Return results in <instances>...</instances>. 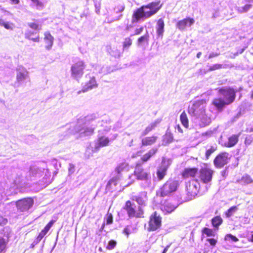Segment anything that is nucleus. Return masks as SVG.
Wrapping results in <instances>:
<instances>
[{
    "instance_id": "f257e3e1",
    "label": "nucleus",
    "mask_w": 253,
    "mask_h": 253,
    "mask_svg": "<svg viewBox=\"0 0 253 253\" xmlns=\"http://www.w3.org/2000/svg\"><path fill=\"white\" fill-rule=\"evenodd\" d=\"M99 123L98 115L95 114L80 117L78 120L73 133L78 134L80 138L91 136Z\"/></svg>"
},
{
    "instance_id": "f03ea898",
    "label": "nucleus",
    "mask_w": 253,
    "mask_h": 253,
    "mask_svg": "<svg viewBox=\"0 0 253 253\" xmlns=\"http://www.w3.org/2000/svg\"><path fill=\"white\" fill-rule=\"evenodd\" d=\"M206 101L201 99L191 102L188 107V113L193 117H195L196 123L201 127L209 125L211 120L206 114Z\"/></svg>"
},
{
    "instance_id": "7ed1b4c3",
    "label": "nucleus",
    "mask_w": 253,
    "mask_h": 253,
    "mask_svg": "<svg viewBox=\"0 0 253 253\" xmlns=\"http://www.w3.org/2000/svg\"><path fill=\"white\" fill-rule=\"evenodd\" d=\"M43 174L44 176L40 183V189H42L51 183L50 172L45 163L41 162L31 166L25 179L28 181L35 180Z\"/></svg>"
},
{
    "instance_id": "20e7f679",
    "label": "nucleus",
    "mask_w": 253,
    "mask_h": 253,
    "mask_svg": "<svg viewBox=\"0 0 253 253\" xmlns=\"http://www.w3.org/2000/svg\"><path fill=\"white\" fill-rule=\"evenodd\" d=\"M242 90V87H241L238 90H236L230 87L220 88L219 90V92L221 97L214 99L212 103L218 110H221L224 106L232 103L235 98V93Z\"/></svg>"
},
{
    "instance_id": "39448f33",
    "label": "nucleus",
    "mask_w": 253,
    "mask_h": 253,
    "mask_svg": "<svg viewBox=\"0 0 253 253\" xmlns=\"http://www.w3.org/2000/svg\"><path fill=\"white\" fill-rule=\"evenodd\" d=\"M85 67V64L83 60L80 59H75L71 67V77L78 81L83 76Z\"/></svg>"
},
{
    "instance_id": "423d86ee",
    "label": "nucleus",
    "mask_w": 253,
    "mask_h": 253,
    "mask_svg": "<svg viewBox=\"0 0 253 253\" xmlns=\"http://www.w3.org/2000/svg\"><path fill=\"white\" fill-rule=\"evenodd\" d=\"M124 209L127 212L129 218L141 217L143 214L142 208L140 206L137 207L133 202L130 201L126 202Z\"/></svg>"
},
{
    "instance_id": "0eeeda50",
    "label": "nucleus",
    "mask_w": 253,
    "mask_h": 253,
    "mask_svg": "<svg viewBox=\"0 0 253 253\" xmlns=\"http://www.w3.org/2000/svg\"><path fill=\"white\" fill-rule=\"evenodd\" d=\"M134 173L137 179L145 181L146 185H145V187H149L151 183L150 173L144 170L141 164H137L136 165Z\"/></svg>"
},
{
    "instance_id": "6e6552de",
    "label": "nucleus",
    "mask_w": 253,
    "mask_h": 253,
    "mask_svg": "<svg viewBox=\"0 0 253 253\" xmlns=\"http://www.w3.org/2000/svg\"><path fill=\"white\" fill-rule=\"evenodd\" d=\"M25 184L26 181L24 177L18 176L16 177L9 189L6 190L4 195L9 196L16 194L20 191V188L24 186Z\"/></svg>"
},
{
    "instance_id": "1a4fd4ad",
    "label": "nucleus",
    "mask_w": 253,
    "mask_h": 253,
    "mask_svg": "<svg viewBox=\"0 0 253 253\" xmlns=\"http://www.w3.org/2000/svg\"><path fill=\"white\" fill-rule=\"evenodd\" d=\"M152 10L149 9L147 5H143L134 11L131 18L132 23H137L141 20H144L150 17L151 16H147L146 12H150Z\"/></svg>"
},
{
    "instance_id": "9d476101",
    "label": "nucleus",
    "mask_w": 253,
    "mask_h": 253,
    "mask_svg": "<svg viewBox=\"0 0 253 253\" xmlns=\"http://www.w3.org/2000/svg\"><path fill=\"white\" fill-rule=\"evenodd\" d=\"M162 217L157 211L154 212L150 216L147 230L148 231H156L161 227Z\"/></svg>"
},
{
    "instance_id": "9b49d317",
    "label": "nucleus",
    "mask_w": 253,
    "mask_h": 253,
    "mask_svg": "<svg viewBox=\"0 0 253 253\" xmlns=\"http://www.w3.org/2000/svg\"><path fill=\"white\" fill-rule=\"evenodd\" d=\"M117 137V134H114L112 139H109L108 137L104 135H101L99 133L97 138L94 141V149L93 151L96 152L101 147L107 146L109 145L110 141L111 140H114Z\"/></svg>"
},
{
    "instance_id": "f8f14e48",
    "label": "nucleus",
    "mask_w": 253,
    "mask_h": 253,
    "mask_svg": "<svg viewBox=\"0 0 253 253\" xmlns=\"http://www.w3.org/2000/svg\"><path fill=\"white\" fill-rule=\"evenodd\" d=\"M201 185L197 179H192L186 184V189L187 193L190 196H195L198 192Z\"/></svg>"
},
{
    "instance_id": "ddd939ff",
    "label": "nucleus",
    "mask_w": 253,
    "mask_h": 253,
    "mask_svg": "<svg viewBox=\"0 0 253 253\" xmlns=\"http://www.w3.org/2000/svg\"><path fill=\"white\" fill-rule=\"evenodd\" d=\"M213 171L207 168L201 169L199 172V178L203 184H208L211 181Z\"/></svg>"
},
{
    "instance_id": "4468645a",
    "label": "nucleus",
    "mask_w": 253,
    "mask_h": 253,
    "mask_svg": "<svg viewBox=\"0 0 253 253\" xmlns=\"http://www.w3.org/2000/svg\"><path fill=\"white\" fill-rule=\"evenodd\" d=\"M177 186L178 182L177 181L169 180L167 181L162 188V196H165L174 192L176 191Z\"/></svg>"
},
{
    "instance_id": "2eb2a0df",
    "label": "nucleus",
    "mask_w": 253,
    "mask_h": 253,
    "mask_svg": "<svg viewBox=\"0 0 253 253\" xmlns=\"http://www.w3.org/2000/svg\"><path fill=\"white\" fill-rule=\"evenodd\" d=\"M33 201L31 198H25L16 202V206L18 210L25 211L28 210L33 205Z\"/></svg>"
},
{
    "instance_id": "dca6fc26",
    "label": "nucleus",
    "mask_w": 253,
    "mask_h": 253,
    "mask_svg": "<svg viewBox=\"0 0 253 253\" xmlns=\"http://www.w3.org/2000/svg\"><path fill=\"white\" fill-rule=\"evenodd\" d=\"M229 154L227 152H223L217 155L214 160L213 163L215 166L218 168L223 167L228 163Z\"/></svg>"
},
{
    "instance_id": "f3484780",
    "label": "nucleus",
    "mask_w": 253,
    "mask_h": 253,
    "mask_svg": "<svg viewBox=\"0 0 253 253\" xmlns=\"http://www.w3.org/2000/svg\"><path fill=\"white\" fill-rule=\"evenodd\" d=\"M16 80L19 84L25 81H29V73L25 68L22 66L18 67L17 69Z\"/></svg>"
},
{
    "instance_id": "a211bd4d",
    "label": "nucleus",
    "mask_w": 253,
    "mask_h": 253,
    "mask_svg": "<svg viewBox=\"0 0 253 253\" xmlns=\"http://www.w3.org/2000/svg\"><path fill=\"white\" fill-rule=\"evenodd\" d=\"M195 22L193 18H187L179 21L176 25V27L181 31L185 30L187 27H190Z\"/></svg>"
},
{
    "instance_id": "6ab92c4d",
    "label": "nucleus",
    "mask_w": 253,
    "mask_h": 253,
    "mask_svg": "<svg viewBox=\"0 0 253 253\" xmlns=\"http://www.w3.org/2000/svg\"><path fill=\"white\" fill-rule=\"evenodd\" d=\"M147 5L149 8V9L152 10V11L150 12H145L147 16H152L154 15L162 6V3H161L160 0L152 2Z\"/></svg>"
},
{
    "instance_id": "aec40b11",
    "label": "nucleus",
    "mask_w": 253,
    "mask_h": 253,
    "mask_svg": "<svg viewBox=\"0 0 253 253\" xmlns=\"http://www.w3.org/2000/svg\"><path fill=\"white\" fill-rule=\"evenodd\" d=\"M54 222V221L53 220H51L45 226L44 229L42 230V231L40 232L37 239L33 242V244H32L33 247H34L35 245L38 244L41 241V240L42 239V238L45 236V235L47 233L50 228L51 227Z\"/></svg>"
},
{
    "instance_id": "412c9836",
    "label": "nucleus",
    "mask_w": 253,
    "mask_h": 253,
    "mask_svg": "<svg viewBox=\"0 0 253 253\" xmlns=\"http://www.w3.org/2000/svg\"><path fill=\"white\" fill-rule=\"evenodd\" d=\"M132 200L135 201L140 207L145 205V203L147 200V193L143 192L139 193L137 196L132 197Z\"/></svg>"
},
{
    "instance_id": "4be33fe9",
    "label": "nucleus",
    "mask_w": 253,
    "mask_h": 253,
    "mask_svg": "<svg viewBox=\"0 0 253 253\" xmlns=\"http://www.w3.org/2000/svg\"><path fill=\"white\" fill-rule=\"evenodd\" d=\"M165 23L162 18L159 19L156 24V29L158 38L163 39L164 33Z\"/></svg>"
},
{
    "instance_id": "5701e85b",
    "label": "nucleus",
    "mask_w": 253,
    "mask_h": 253,
    "mask_svg": "<svg viewBox=\"0 0 253 253\" xmlns=\"http://www.w3.org/2000/svg\"><path fill=\"white\" fill-rule=\"evenodd\" d=\"M89 80L85 83V84L84 85L83 87L82 91L83 92H86L89 90L92 89V88H95L97 86L95 79L94 77H89Z\"/></svg>"
},
{
    "instance_id": "b1692460",
    "label": "nucleus",
    "mask_w": 253,
    "mask_h": 253,
    "mask_svg": "<svg viewBox=\"0 0 253 253\" xmlns=\"http://www.w3.org/2000/svg\"><path fill=\"white\" fill-rule=\"evenodd\" d=\"M44 40L46 43V49H50L53 45L54 38L49 32H46L44 33Z\"/></svg>"
},
{
    "instance_id": "393cba45",
    "label": "nucleus",
    "mask_w": 253,
    "mask_h": 253,
    "mask_svg": "<svg viewBox=\"0 0 253 253\" xmlns=\"http://www.w3.org/2000/svg\"><path fill=\"white\" fill-rule=\"evenodd\" d=\"M239 135L233 134L228 138V140L224 143V146L227 147H232L238 142Z\"/></svg>"
},
{
    "instance_id": "a878e982",
    "label": "nucleus",
    "mask_w": 253,
    "mask_h": 253,
    "mask_svg": "<svg viewBox=\"0 0 253 253\" xmlns=\"http://www.w3.org/2000/svg\"><path fill=\"white\" fill-rule=\"evenodd\" d=\"M32 2L31 5L37 9L41 10L44 7L46 3L45 0H31Z\"/></svg>"
},
{
    "instance_id": "bb28decb",
    "label": "nucleus",
    "mask_w": 253,
    "mask_h": 253,
    "mask_svg": "<svg viewBox=\"0 0 253 253\" xmlns=\"http://www.w3.org/2000/svg\"><path fill=\"white\" fill-rule=\"evenodd\" d=\"M95 70L100 74L104 75L107 74L113 71L110 67L107 65L101 66L100 65H97L95 67Z\"/></svg>"
},
{
    "instance_id": "cd10ccee",
    "label": "nucleus",
    "mask_w": 253,
    "mask_h": 253,
    "mask_svg": "<svg viewBox=\"0 0 253 253\" xmlns=\"http://www.w3.org/2000/svg\"><path fill=\"white\" fill-rule=\"evenodd\" d=\"M198 169L196 168L185 169L182 173V176L184 178L194 177L197 172Z\"/></svg>"
},
{
    "instance_id": "c85d7f7f",
    "label": "nucleus",
    "mask_w": 253,
    "mask_h": 253,
    "mask_svg": "<svg viewBox=\"0 0 253 253\" xmlns=\"http://www.w3.org/2000/svg\"><path fill=\"white\" fill-rule=\"evenodd\" d=\"M160 120H157L155 121L154 122L150 124L142 132V136H145L147 135L149 132L154 129L157 125L160 123Z\"/></svg>"
},
{
    "instance_id": "c756f323",
    "label": "nucleus",
    "mask_w": 253,
    "mask_h": 253,
    "mask_svg": "<svg viewBox=\"0 0 253 253\" xmlns=\"http://www.w3.org/2000/svg\"><path fill=\"white\" fill-rule=\"evenodd\" d=\"M157 139V137L155 136L145 137L142 139V145H151L156 142Z\"/></svg>"
},
{
    "instance_id": "7c9ffc66",
    "label": "nucleus",
    "mask_w": 253,
    "mask_h": 253,
    "mask_svg": "<svg viewBox=\"0 0 253 253\" xmlns=\"http://www.w3.org/2000/svg\"><path fill=\"white\" fill-rule=\"evenodd\" d=\"M28 25L32 29L39 31L41 30L42 23L39 20H34V22H30Z\"/></svg>"
},
{
    "instance_id": "2f4dec72",
    "label": "nucleus",
    "mask_w": 253,
    "mask_h": 253,
    "mask_svg": "<svg viewBox=\"0 0 253 253\" xmlns=\"http://www.w3.org/2000/svg\"><path fill=\"white\" fill-rule=\"evenodd\" d=\"M158 149L156 148H153L143 156L141 159L143 162L147 161L152 156H153L157 151Z\"/></svg>"
},
{
    "instance_id": "473e14b6",
    "label": "nucleus",
    "mask_w": 253,
    "mask_h": 253,
    "mask_svg": "<svg viewBox=\"0 0 253 253\" xmlns=\"http://www.w3.org/2000/svg\"><path fill=\"white\" fill-rule=\"evenodd\" d=\"M150 36L149 35V34L148 32H146V33L139 38L137 40V44L138 45H142L143 43H146L147 44L148 43L149 41Z\"/></svg>"
},
{
    "instance_id": "72a5a7b5",
    "label": "nucleus",
    "mask_w": 253,
    "mask_h": 253,
    "mask_svg": "<svg viewBox=\"0 0 253 253\" xmlns=\"http://www.w3.org/2000/svg\"><path fill=\"white\" fill-rule=\"evenodd\" d=\"M176 208V207L174 205L169 203H167L163 206V210L164 211H166L168 213H170Z\"/></svg>"
},
{
    "instance_id": "f704fd0d",
    "label": "nucleus",
    "mask_w": 253,
    "mask_h": 253,
    "mask_svg": "<svg viewBox=\"0 0 253 253\" xmlns=\"http://www.w3.org/2000/svg\"><path fill=\"white\" fill-rule=\"evenodd\" d=\"M108 52L111 56H114L115 58L120 57L122 54L121 51L115 47H111L110 49L108 50Z\"/></svg>"
},
{
    "instance_id": "c9c22d12",
    "label": "nucleus",
    "mask_w": 253,
    "mask_h": 253,
    "mask_svg": "<svg viewBox=\"0 0 253 253\" xmlns=\"http://www.w3.org/2000/svg\"><path fill=\"white\" fill-rule=\"evenodd\" d=\"M125 8V4L123 3H118L115 5L113 8V11L115 13L118 14L121 13L124 11Z\"/></svg>"
},
{
    "instance_id": "e433bc0d",
    "label": "nucleus",
    "mask_w": 253,
    "mask_h": 253,
    "mask_svg": "<svg viewBox=\"0 0 253 253\" xmlns=\"http://www.w3.org/2000/svg\"><path fill=\"white\" fill-rule=\"evenodd\" d=\"M167 170V169H166L165 168L161 166L159 168L157 174L160 180L162 179L164 177L165 175L166 174Z\"/></svg>"
},
{
    "instance_id": "4c0bfd02",
    "label": "nucleus",
    "mask_w": 253,
    "mask_h": 253,
    "mask_svg": "<svg viewBox=\"0 0 253 253\" xmlns=\"http://www.w3.org/2000/svg\"><path fill=\"white\" fill-rule=\"evenodd\" d=\"M180 121L184 126L186 128L188 127V120L185 112L181 113L180 116Z\"/></svg>"
},
{
    "instance_id": "58836bf2",
    "label": "nucleus",
    "mask_w": 253,
    "mask_h": 253,
    "mask_svg": "<svg viewBox=\"0 0 253 253\" xmlns=\"http://www.w3.org/2000/svg\"><path fill=\"white\" fill-rule=\"evenodd\" d=\"M125 169H128V165L126 163H122L116 168V171L119 174Z\"/></svg>"
},
{
    "instance_id": "ea45409f",
    "label": "nucleus",
    "mask_w": 253,
    "mask_h": 253,
    "mask_svg": "<svg viewBox=\"0 0 253 253\" xmlns=\"http://www.w3.org/2000/svg\"><path fill=\"white\" fill-rule=\"evenodd\" d=\"M212 225L216 228H217L222 222V219L219 216H216L212 218Z\"/></svg>"
},
{
    "instance_id": "a19ab883",
    "label": "nucleus",
    "mask_w": 253,
    "mask_h": 253,
    "mask_svg": "<svg viewBox=\"0 0 253 253\" xmlns=\"http://www.w3.org/2000/svg\"><path fill=\"white\" fill-rule=\"evenodd\" d=\"M240 181L245 184H249L253 182V179L249 175L245 174L242 176Z\"/></svg>"
},
{
    "instance_id": "79ce46f5",
    "label": "nucleus",
    "mask_w": 253,
    "mask_h": 253,
    "mask_svg": "<svg viewBox=\"0 0 253 253\" xmlns=\"http://www.w3.org/2000/svg\"><path fill=\"white\" fill-rule=\"evenodd\" d=\"M132 40L130 37L125 38L123 43V50L128 49L132 44Z\"/></svg>"
},
{
    "instance_id": "37998d69",
    "label": "nucleus",
    "mask_w": 253,
    "mask_h": 253,
    "mask_svg": "<svg viewBox=\"0 0 253 253\" xmlns=\"http://www.w3.org/2000/svg\"><path fill=\"white\" fill-rule=\"evenodd\" d=\"M0 25L3 26L7 30H12L14 27L13 24L5 22L3 19H0Z\"/></svg>"
},
{
    "instance_id": "c03bdc74",
    "label": "nucleus",
    "mask_w": 253,
    "mask_h": 253,
    "mask_svg": "<svg viewBox=\"0 0 253 253\" xmlns=\"http://www.w3.org/2000/svg\"><path fill=\"white\" fill-rule=\"evenodd\" d=\"M7 244V240L2 237H0V253L4 251Z\"/></svg>"
},
{
    "instance_id": "a18cd8bd",
    "label": "nucleus",
    "mask_w": 253,
    "mask_h": 253,
    "mask_svg": "<svg viewBox=\"0 0 253 253\" xmlns=\"http://www.w3.org/2000/svg\"><path fill=\"white\" fill-rule=\"evenodd\" d=\"M171 163V159L166 158H163L161 166L165 168L166 169H167L169 167Z\"/></svg>"
},
{
    "instance_id": "49530a36",
    "label": "nucleus",
    "mask_w": 253,
    "mask_h": 253,
    "mask_svg": "<svg viewBox=\"0 0 253 253\" xmlns=\"http://www.w3.org/2000/svg\"><path fill=\"white\" fill-rule=\"evenodd\" d=\"M238 208L236 206H233L228 209L225 213L227 217H229L237 211Z\"/></svg>"
},
{
    "instance_id": "de8ad7c7",
    "label": "nucleus",
    "mask_w": 253,
    "mask_h": 253,
    "mask_svg": "<svg viewBox=\"0 0 253 253\" xmlns=\"http://www.w3.org/2000/svg\"><path fill=\"white\" fill-rule=\"evenodd\" d=\"M225 240L231 243L236 242L239 240L236 237L232 235L231 234H227L225 237Z\"/></svg>"
},
{
    "instance_id": "09e8293b",
    "label": "nucleus",
    "mask_w": 253,
    "mask_h": 253,
    "mask_svg": "<svg viewBox=\"0 0 253 253\" xmlns=\"http://www.w3.org/2000/svg\"><path fill=\"white\" fill-rule=\"evenodd\" d=\"M252 7V4H246L244 6L238 7V11L240 13L246 12Z\"/></svg>"
},
{
    "instance_id": "8fccbe9b",
    "label": "nucleus",
    "mask_w": 253,
    "mask_h": 253,
    "mask_svg": "<svg viewBox=\"0 0 253 253\" xmlns=\"http://www.w3.org/2000/svg\"><path fill=\"white\" fill-rule=\"evenodd\" d=\"M117 245V242L114 240H111L108 242L106 249L109 250H112L115 248Z\"/></svg>"
},
{
    "instance_id": "3c124183",
    "label": "nucleus",
    "mask_w": 253,
    "mask_h": 253,
    "mask_svg": "<svg viewBox=\"0 0 253 253\" xmlns=\"http://www.w3.org/2000/svg\"><path fill=\"white\" fill-rule=\"evenodd\" d=\"M216 149V146H211V148L210 149H209L208 150H207L206 151V157L207 158H208L210 156V155L215 151Z\"/></svg>"
},
{
    "instance_id": "603ef678",
    "label": "nucleus",
    "mask_w": 253,
    "mask_h": 253,
    "mask_svg": "<svg viewBox=\"0 0 253 253\" xmlns=\"http://www.w3.org/2000/svg\"><path fill=\"white\" fill-rule=\"evenodd\" d=\"M246 48H247V47L245 46L243 48L238 49V51L236 53H231V54L230 55V57L232 58H235L236 56L238 55L239 54L242 53Z\"/></svg>"
},
{
    "instance_id": "864d4df0",
    "label": "nucleus",
    "mask_w": 253,
    "mask_h": 253,
    "mask_svg": "<svg viewBox=\"0 0 253 253\" xmlns=\"http://www.w3.org/2000/svg\"><path fill=\"white\" fill-rule=\"evenodd\" d=\"M222 65L220 64H215L210 66V71H213L222 68Z\"/></svg>"
},
{
    "instance_id": "5fc2aeb1",
    "label": "nucleus",
    "mask_w": 253,
    "mask_h": 253,
    "mask_svg": "<svg viewBox=\"0 0 253 253\" xmlns=\"http://www.w3.org/2000/svg\"><path fill=\"white\" fill-rule=\"evenodd\" d=\"M203 232L208 236H211L213 234L212 230L208 228H205L203 230Z\"/></svg>"
},
{
    "instance_id": "6e6d98bb",
    "label": "nucleus",
    "mask_w": 253,
    "mask_h": 253,
    "mask_svg": "<svg viewBox=\"0 0 253 253\" xmlns=\"http://www.w3.org/2000/svg\"><path fill=\"white\" fill-rule=\"evenodd\" d=\"M116 184H117L116 181L114 179H112L108 182V183L107 185L106 188L107 189L109 190L110 187H111V186L112 185H113L114 186H116Z\"/></svg>"
},
{
    "instance_id": "4d7b16f0",
    "label": "nucleus",
    "mask_w": 253,
    "mask_h": 253,
    "mask_svg": "<svg viewBox=\"0 0 253 253\" xmlns=\"http://www.w3.org/2000/svg\"><path fill=\"white\" fill-rule=\"evenodd\" d=\"M143 27H140V28H138V29H136L135 30V33L134 34H132L130 35V37H132L133 36L136 35H139L140 34L142 31H143Z\"/></svg>"
},
{
    "instance_id": "13d9d810",
    "label": "nucleus",
    "mask_w": 253,
    "mask_h": 253,
    "mask_svg": "<svg viewBox=\"0 0 253 253\" xmlns=\"http://www.w3.org/2000/svg\"><path fill=\"white\" fill-rule=\"evenodd\" d=\"M30 36H31V35H30L28 33H26L25 34V37L26 38L30 39L35 42H38L39 41V37H37L36 38H31Z\"/></svg>"
},
{
    "instance_id": "bf43d9fd",
    "label": "nucleus",
    "mask_w": 253,
    "mask_h": 253,
    "mask_svg": "<svg viewBox=\"0 0 253 253\" xmlns=\"http://www.w3.org/2000/svg\"><path fill=\"white\" fill-rule=\"evenodd\" d=\"M113 222V216L111 214L108 215L106 218V223L107 224H111Z\"/></svg>"
},
{
    "instance_id": "052dcab7",
    "label": "nucleus",
    "mask_w": 253,
    "mask_h": 253,
    "mask_svg": "<svg viewBox=\"0 0 253 253\" xmlns=\"http://www.w3.org/2000/svg\"><path fill=\"white\" fill-rule=\"evenodd\" d=\"M253 141V139L251 136L247 137L245 141V143L247 145H249Z\"/></svg>"
},
{
    "instance_id": "680f3d73",
    "label": "nucleus",
    "mask_w": 253,
    "mask_h": 253,
    "mask_svg": "<svg viewBox=\"0 0 253 253\" xmlns=\"http://www.w3.org/2000/svg\"><path fill=\"white\" fill-rule=\"evenodd\" d=\"M212 134V131H207V132L203 133L202 134V136L203 137H206V138H208V137H210L211 135Z\"/></svg>"
},
{
    "instance_id": "e2e57ef3",
    "label": "nucleus",
    "mask_w": 253,
    "mask_h": 253,
    "mask_svg": "<svg viewBox=\"0 0 253 253\" xmlns=\"http://www.w3.org/2000/svg\"><path fill=\"white\" fill-rule=\"evenodd\" d=\"M7 222L6 218H3L2 216H0V225H5Z\"/></svg>"
},
{
    "instance_id": "0e129e2a",
    "label": "nucleus",
    "mask_w": 253,
    "mask_h": 253,
    "mask_svg": "<svg viewBox=\"0 0 253 253\" xmlns=\"http://www.w3.org/2000/svg\"><path fill=\"white\" fill-rule=\"evenodd\" d=\"M207 241L212 246H214L217 242V241L215 239H212V238L208 239Z\"/></svg>"
},
{
    "instance_id": "69168bd1",
    "label": "nucleus",
    "mask_w": 253,
    "mask_h": 253,
    "mask_svg": "<svg viewBox=\"0 0 253 253\" xmlns=\"http://www.w3.org/2000/svg\"><path fill=\"white\" fill-rule=\"evenodd\" d=\"M75 171V167L74 165L70 164L69 167V172L70 174L73 173Z\"/></svg>"
},
{
    "instance_id": "338daca9",
    "label": "nucleus",
    "mask_w": 253,
    "mask_h": 253,
    "mask_svg": "<svg viewBox=\"0 0 253 253\" xmlns=\"http://www.w3.org/2000/svg\"><path fill=\"white\" fill-rule=\"evenodd\" d=\"M123 233L127 235V237L130 234V232L129 229L127 228H125L123 230Z\"/></svg>"
},
{
    "instance_id": "774afa93",
    "label": "nucleus",
    "mask_w": 253,
    "mask_h": 253,
    "mask_svg": "<svg viewBox=\"0 0 253 253\" xmlns=\"http://www.w3.org/2000/svg\"><path fill=\"white\" fill-rule=\"evenodd\" d=\"M132 28V26L131 25L127 24V25L125 28V31H126L127 32L129 31Z\"/></svg>"
}]
</instances>
